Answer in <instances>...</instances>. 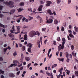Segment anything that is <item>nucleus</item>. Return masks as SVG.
Masks as SVG:
<instances>
[{
    "label": "nucleus",
    "mask_w": 78,
    "mask_h": 78,
    "mask_svg": "<svg viewBox=\"0 0 78 78\" xmlns=\"http://www.w3.org/2000/svg\"><path fill=\"white\" fill-rule=\"evenodd\" d=\"M66 58H69L68 57V56H69V53H68V52H66Z\"/></svg>",
    "instance_id": "c756f323"
},
{
    "label": "nucleus",
    "mask_w": 78,
    "mask_h": 78,
    "mask_svg": "<svg viewBox=\"0 0 78 78\" xmlns=\"http://www.w3.org/2000/svg\"><path fill=\"white\" fill-rule=\"evenodd\" d=\"M76 32H78V27L75 26L74 27Z\"/></svg>",
    "instance_id": "2eb2a0df"
},
{
    "label": "nucleus",
    "mask_w": 78,
    "mask_h": 78,
    "mask_svg": "<svg viewBox=\"0 0 78 78\" xmlns=\"http://www.w3.org/2000/svg\"><path fill=\"white\" fill-rule=\"evenodd\" d=\"M16 27H17V32H15V34H17L19 33H20V28H21V27H22V26H16Z\"/></svg>",
    "instance_id": "20e7f679"
},
{
    "label": "nucleus",
    "mask_w": 78,
    "mask_h": 78,
    "mask_svg": "<svg viewBox=\"0 0 78 78\" xmlns=\"http://www.w3.org/2000/svg\"><path fill=\"white\" fill-rule=\"evenodd\" d=\"M25 59L26 61H30V58L28 57H26L25 58Z\"/></svg>",
    "instance_id": "a878e982"
},
{
    "label": "nucleus",
    "mask_w": 78,
    "mask_h": 78,
    "mask_svg": "<svg viewBox=\"0 0 78 78\" xmlns=\"http://www.w3.org/2000/svg\"><path fill=\"white\" fill-rule=\"evenodd\" d=\"M61 31H64V28L63 26H62V27Z\"/></svg>",
    "instance_id": "72a5a7b5"
},
{
    "label": "nucleus",
    "mask_w": 78,
    "mask_h": 78,
    "mask_svg": "<svg viewBox=\"0 0 78 78\" xmlns=\"http://www.w3.org/2000/svg\"><path fill=\"white\" fill-rule=\"evenodd\" d=\"M54 45H56V41H54Z\"/></svg>",
    "instance_id": "0e129e2a"
},
{
    "label": "nucleus",
    "mask_w": 78,
    "mask_h": 78,
    "mask_svg": "<svg viewBox=\"0 0 78 78\" xmlns=\"http://www.w3.org/2000/svg\"><path fill=\"white\" fill-rule=\"evenodd\" d=\"M31 63H29L27 65V67H28V68H29V67H30V66H31Z\"/></svg>",
    "instance_id": "de8ad7c7"
},
{
    "label": "nucleus",
    "mask_w": 78,
    "mask_h": 78,
    "mask_svg": "<svg viewBox=\"0 0 78 78\" xmlns=\"http://www.w3.org/2000/svg\"><path fill=\"white\" fill-rule=\"evenodd\" d=\"M26 20V18L24 17L22 19V22H24V21L25 20Z\"/></svg>",
    "instance_id": "c85d7f7f"
},
{
    "label": "nucleus",
    "mask_w": 78,
    "mask_h": 78,
    "mask_svg": "<svg viewBox=\"0 0 78 78\" xmlns=\"http://www.w3.org/2000/svg\"><path fill=\"white\" fill-rule=\"evenodd\" d=\"M20 71H19L17 72V73H16L17 75H19V74H20Z\"/></svg>",
    "instance_id": "8fccbe9b"
},
{
    "label": "nucleus",
    "mask_w": 78,
    "mask_h": 78,
    "mask_svg": "<svg viewBox=\"0 0 78 78\" xmlns=\"http://www.w3.org/2000/svg\"><path fill=\"white\" fill-rule=\"evenodd\" d=\"M71 49L72 50H73L74 49V46L73 45H72L71 46Z\"/></svg>",
    "instance_id": "e433bc0d"
},
{
    "label": "nucleus",
    "mask_w": 78,
    "mask_h": 78,
    "mask_svg": "<svg viewBox=\"0 0 78 78\" xmlns=\"http://www.w3.org/2000/svg\"><path fill=\"white\" fill-rule=\"evenodd\" d=\"M69 61H70V59L68 58H67L66 60V62H69Z\"/></svg>",
    "instance_id": "3c124183"
},
{
    "label": "nucleus",
    "mask_w": 78,
    "mask_h": 78,
    "mask_svg": "<svg viewBox=\"0 0 78 78\" xmlns=\"http://www.w3.org/2000/svg\"><path fill=\"white\" fill-rule=\"evenodd\" d=\"M72 55L73 56H75V57H76V53H74V52H72Z\"/></svg>",
    "instance_id": "b1692460"
},
{
    "label": "nucleus",
    "mask_w": 78,
    "mask_h": 78,
    "mask_svg": "<svg viewBox=\"0 0 78 78\" xmlns=\"http://www.w3.org/2000/svg\"><path fill=\"white\" fill-rule=\"evenodd\" d=\"M46 73L47 75H48V76H51V74H50V73H48V72H46Z\"/></svg>",
    "instance_id": "473e14b6"
},
{
    "label": "nucleus",
    "mask_w": 78,
    "mask_h": 78,
    "mask_svg": "<svg viewBox=\"0 0 78 78\" xmlns=\"http://www.w3.org/2000/svg\"><path fill=\"white\" fill-rule=\"evenodd\" d=\"M0 61H3V58L2 57H0ZM0 64H1V63L0 62Z\"/></svg>",
    "instance_id": "37998d69"
},
{
    "label": "nucleus",
    "mask_w": 78,
    "mask_h": 78,
    "mask_svg": "<svg viewBox=\"0 0 78 78\" xmlns=\"http://www.w3.org/2000/svg\"><path fill=\"white\" fill-rule=\"evenodd\" d=\"M8 35L9 37H14L13 35H12L11 34H9Z\"/></svg>",
    "instance_id": "412c9836"
},
{
    "label": "nucleus",
    "mask_w": 78,
    "mask_h": 78,
    "mask_svg": "<svg viewBox=\"0 0 78 78\" xmlns=\"http://www.w3.org/2000/svg\"><path fill=\"white\" fill-rule=\"evenodd\" d=\"M62 52H60V57H61V56H62Z\"/></svg>",
    "instance_id": "e2e57ef3"
},
{
    "label": "nucleus",
    "mask_w": 78,
    "mask_h": 78,
    "mask_svg": "<svg viewBox=\"0 0 78 78\" xmlns=\"http://www.w3.org/2000/svg\"><path fill=\"white\" fill-rule=\"evenodd\" d=\"M57 66V64H54V65H52V69H53L54 67H55Z\"/></svg>",
    "instance_id": "393cba45"
},
{
    "label": "nucleus",
    "mask_w": 78,
    "mask_h": 78,
    "mask_svg": "<svg viewBox=\"0 0 78 78\" xmlns=\"http://www.w3.org/2000/svg\"><path fill=\"white\" fill-rule=\"evenodd\" d=\"M67 37H68V39L69 41H70V40H71V38H70V37H69V36H68Z\"/></svg>",
    "instance_id": "5fc2aeb1"
},
{
    "label": "nucleus",
    "mask_w": 78,
    "mask_h": 78,
    "mask_svg": "<svg viewBox=\"0 0 78 78\" xmlns=\"http://www.w3.org/2000/svg\"><path fill=\"white\" fill-rule=\"evenodd\" d=\"M0 27H2L3 28H4L5 27V25L2 24L1 23H0Z\"/></svg>",
    "instance_id": "c9c22d12"
},
{
    "label": "nucleus",
    "mask_w": 78,
    "mask_h": 78,
    "mask_svg": "<svg viewBox=\"0 0 78 78\" xmlns=\"http://www.w3.org/2000/svg\"><path fill=\"white\" fill-rule=\"evenodd\" d=\"M47 30V29L45 28H43L42 29V31H45V30Z\"/></svg>",
    "instance_id": "58836bf2"
},
{
    "label": "nucleus",
    "mask_w": 78,
    "mask_h": 78,
    "mask_svg": "<svg viewBox=\"0 0 78 78\" xmlns=\"http://www.w3.org/2000/svg\"><path fill=\"white\" fill-rule=\"evenodd\" d=\"M40 23H42V22L43 21V20H42V19L41 18H40Z\"/></svg>",
    "instance_id": "864d4df0"
},
{
    "label": "nucleus",
    "mask_w": 78,
    "mask_h": 78,
    "mask_svg": "<svg viewBox=\"0 0 78 78\" xmlns=\"http://www.w3.org/2000/svg\"><path fill=\"white\" fill-rule=\"evenodd\" d=\"M66 73H70V71L69 70H68L67 69H66Z\"/></svg>",
    "instance_id": "680f3d73"
},
{
    "label": "nucleus",
    "mask_w": 78,
    "mask_h": 78,
    "mask_svg": "<svg viewBox=\"0 0 78 78\" xmlns=\"http://www.w3.org/2000/svg\"><path fill=\"white\" fill-rule=\"evenodd\" d=\"M56 2L57 4H59L61 3V0H57Z\"/></svg>",
    "instance_id": "cd10ccee"
},
{
    "label": "nucleus",
    "mask_w": 78,
    "mask_h": 78,
    "mask_svg": "<svg viewBox=\"0 0 78 78\" xmlns=\"http://www.w3.org/2000/svg\"><path fill=\"white\" fill-rule=\"evenodd\" d=\"M72 26L71 25H69V28L70 30H72Z\"/></svg>",
    "instance_id": "a18cd8bd"
},
{
    "label": "nucleus",
    "mask_w": 78,
    "mask_h": 78,
    "mask_svg": "<svg viewBox=\"0 0 78 78\" xmlns=\"http://www.w3.org/2000/svg\"><path fill=\"white\" fill-rule=\"evenodd\" d=\"M69 36L70 37H72L73 38L74 37V36L73 35H72V34H69Z\"/></svg>",
    "instance_id": "a211bd4d"
},
{
    "label": "nucleus",
    "mask_w": 78,
    "mask_h": 78,
    "mask_svg": "<svg viewBox=\"0 0 78 78\" xmlns=\"http://www.w3.org/2000/svg\"><path fill=\"white\" fill-rule=\"evenodd\" d=\"M51 78H54L53 77V74H52V73H51Z\"/></svg>",
    "instance_id": "09e8293b"
},
{
    "label": "nucleus",
    "mask_w": 78,
    "mask_h": 78,
    "mask_svg": "<svg viewBox=\"0 0 78 78\" xmlns=\"http://www.w3.org/2000/svg\"><path fill=\"white\" fill-rule=\"evenodd\" d=\"M23 39L25 40V41H27L28 39V38H27V34H25L24 36V38Z\"/></svg>",
    "instance_id": "f8f14e48"
},
{
    "label": "nucleus",
    "mask_w": 78,
    "mask_h": 78,
    "mask_svg": "<svg viewBox=\"0 0 78 78\" xmlns=\"http://www.w3.org/2000/svg\"><path fill=\"white\" fill-rule=\"evenodd\" d=\"M54 22V24H55V25H57V24H58V20H55Z\"/></svg>",
    "instance_id": "4468645a"
},
{
    "label": "nucleus",
    "mask_w": 78,
    "mask_h": 78,
    "mask_svg": "<svg viewBox=\"0 0 78 78\" xmlns=\"http://www.w3.org/2000/svg\"><path fill=\"white\" fill-rule=\"evenodd\" d=\"M46 6H50V5L52 3V2L51 1H48L46 2Z\"/></svg>",
    "instance_id": "39448f33"
},
{
    "label": "nucleus",
    "mask_w": 78,
    "mask_h": 78,
    "mask_svg": "<svg viewBox=\"0 0 78 78\" xmlns=\"http://www.w3.org/2000/svg\"><path fill=\"white\" fill-rule=\"evenodd\" d=\"M57 40L58 41H61V38H60V37H57Z\"/></svg>",
    "instance_id": "4c0bfd02"
},
{
    "label": "nucleus",
    "mask_w": 78,
    "mask_h": 78,
    "mask_svg": "<svg viewBox=\"0 0 78 78\" xmlns=\"http://www.w3.org/2000/svg\"><path fill=\"white\" fill-rule=\"evenodd\" d=\"M4 51L5 52L7 50V48H5L4 49Z\"/></svg>",
    "instance_id": "4d7b16f0"
},
{
    "label": "nucleus",
    "mask_w": 78,
    "mask_h": 78,
    "mask_svg": "<svg viewBox=\"0 0 78 78\" xmlns=\"http://www.w3.org/2000/svg\"><path fill=\"white\" fill-rule=\"evenodd\" d=\"M22 17H20L19 18H18L16 19V21L18 23H19L20 22V20H22Z\"/></svg>",
    "instance_id": "1a4fd4ad"
},
{
    "label": "nucleus",
    "mask_w": 78,
    "mask_h": 78,
    "mask_svg": "<svg viewBox=\"0 0 78 78\" xmlns=\"http://www.w3.org/2000/svg\"><path fill=\"white\" fill-rule=\"evenodd\" d=\"M9 75L11 78H13L15 76L14 74L11 73H9Z\"/></svg>",
    "instance_id": "0eeeda50"
},
{
    "label": "nucleus",
    "mask_w": 78,
    "mask_h": 78,
    "mask_svg": "<svg viewBox=\"0 0 78 78\" xmlns=\"http://www.w3.org/2000/svg\"><path fill=\"white\" fill-rule=\"evenodd\" d=\"M68 3L69 4H70V3H71V0H69L68 1Z\"/></svg>",
    "instance_id": "bf43d9fd"
},
{
    "label": "nucleus",
    "mask_w": 78,
    "mask_h": 78,
    "mask_svg": "<svg viewBox=\"0 0 78 78\" xmlns=\"http://www.w3.org/2000/svg\"><path fill=\"white\" fill-rule=\"evenodd\" d=\"M53 22V19L50 18L48 20H47V22H46V23H51Z\"/></svg>",
    "instance_id": "423d86ee"
},
{
    "label": "nucleus",
    "mask_w": 78,
    "mask_h": 78,
    "mask_svg": "<svg viewBox=\"0 0 78 78\" xmlns=\"http://www.w3.org/2000/svg\"><path fill=\"white\" fill-rule=\"evenodd\" d=\"M36 35H37L38 36H40V33L39 32H37V34H36Z\"/></svg>",
    "instance_id": "13d9d810"
},
{
    "label": "nucleus",
    "mask_w": 78,
    "mask_h": 78,
    "mask_svg": "<svg viewBox=\"0 0 78 78\" xmlns=\"http://www.w3.org/2000/svg\"><path fill=\"white\" fill-rule=\"evenodd\" d=\"M5 73V72L4 71H2V70L0 69V74H3Z\"/></svg>",
    "instance_id": "4be33fe9"
},
{
    "label": "nucleus",
    "mask_w": 78,
    "mask_h": 78,
    "mask_svg": "<svg viewBox=\"0 0 78 78\" xmlns=\"http://www.w3.org/2000/svg\"><path fill=\"white\" fill-rule=\"evenodd\" d=\"M17 11H18V12H21L23 9H17Z\"/></svg>",
    "instance_id": "bb28decb"
},
{
    "label": "nucleus",
    "mask_w": 78,
    "mask_h": 78,
    "mask_svg": "<svg viewBox=\"0 0 78 78\" xmlns=\"http://www.w3.org/2000/svg\"><path fill=\"white\" fill-rule=\"evenodd\" d=\"M47 41H48V40L47 39L45 40L44 41V44H46V42H47Z\"/></svg>",
    "instance_id": "69168bd1"
},
{
    "label": "nucleus",
    "mask_w": 78,
    "mask_h": 78,
    "mask_svg": "<svg viewBox=\"0 0 78 78\" xmlns=\"http://www.w3.org/2000/svg\"><path fill=\"white\" fill-rule=\"evenodd\" d=\"M62 41H63V42H66V39H65V38H62Z\"/></svg>",
    "instance_id": "79ce46f5"
},
{
    "label": "nucleus",
    "mask_w": 78,
    "mask_h": 78,
    "mask_svg": "<svg viewBox=\"0 0 78 78\" xmlns=\"http://www.w3.org/2000/svg\"><path fill=\"white\" fill-rule=\"evenodd\" d=\"M47 12L49 15H53V13L51 12V10L50 9H48L47 10Z\"/></svg>",
    "instance_id": "6e6552de"
},
{
    "label": "nucleus",
    "mask_w": 78,
    "mask_h": 78,
    "mask_svg": "<svg viewBox=\"0 0 78 78\" xmlns=\"http://www.w3.org/2000/svg\"><path fill=\"white\" fill-rule=\"evenodd\" d=\"M13 55V56L15 57L16 56V55H17V53H16V51H15L14 52Z\"/></svg>",
    "instance_id": "5701e85b"
},
{
    "label": "nucleus",
    "mask_w": 78,
    "mask_h": 78,
    "mask_svg": "<svg viewBox=\"0 0 78 78\" xmlns=\"http://www.w3.org/2000/svg\"><path fill=\"white\" fill-rule=\"evenodd\" d=\"M24 5L25 4L24 3V2H21L20 4V6H24Z\"/></svg>",
    "instance_id": "dca6fc26"
},
{
    "label": "nucleus",
    "mask_w": 78,
    "mask_h": 78,
    "mask_svg": "<svg viewBox=\"0 0 78 78\" xmlns=\"http://www.w3.org/2000/svg\"><path fill=\"white\" fill-rule=\"evenodd\" d=\"M28 9L29 11H30L31 12H32V9L31 8H30L29 9L28 8Z\"/></svg>",
    "instance_id": "c03bdc74"
},
{
    "label": "nucleus",
    "mask_w": 78,
    "mask_h": 78,
    "mask_svg": "<svg viewBox=\"0 0 78 78\" xmlns=\"http://www.w3.org/2000/svg\"><path fill=\"white\" fill-rule=\"evenodd\" d=\"M61 74H59L58 76H57L56 75V76H57V78H59L60 77H61Z\"/></svg>",
    "instance_id": "6e6d98bb"
},
{
    "label": "nucleus",
    "mask_w": 78,
    "mask_h": 78,
    "mask_svg": "<svg viewBox=\"0 0 78 78\" xmlns=\"http://www.w3.org/2000/svg\"><path fill=\"white\" fill-rule=\"evenodd\" d=\"M10 11L12 14H14L15 11H16V9H12Z\"/></svg>",
    "instance_id": "f3484780"
},
{
    "label": "nucleus",
    "mask_w": 78,
    "mask_h": 78,
    "mask_svg": "<svg viewBox=\"0 0 78 78\" xmlns=\"http://www.w3.org/2000/svg\"><path fill=\"white\" fill-rule=\"evenodd\" d=\"M58 59L60 61H62V62H64V58H58Z\"/></svg>",
    "instance_id": "aec40b11"
},
{
    "label": "nucleus",
    "mask_w": 78,
    "mask_h": 78,
    "mask_svg": "<svg viewBox=\"0 0 78 78\" xmlns=\"http://www.w3.org/2000/svg\"><path fill=\"white\" fill-rule=\"evenodd\" d=\"M32 45H33L32 44H31L30 43H29L27 45V47H28L29 46V48H31V47H32Z\"/></svg>",
    "instance_id": "9b49d317"
},
{
    "label": "nucleus",
    "mask_w": 78,
    "mask_h": 78,
    "mask_svg": "<svg viewBox=\"0 0 78 78\" xmlns=\"http://www.w3.org/2000/svg\"><path fill=\"white\" fill-rule=\"evenodd\" d=\"M14 66V64H11V65H10L8 67L9 68L10 67H12Z\"/></svg>",
    "instance_id": "a19ab883"
},
{
    "label": "nucleus",
    "mask_w": 78,
    "mask_h": 78,
    "mask_svg": "<svg viewBox=\"0 0 78 78\" xmlns=\"http://www.w3.org/2000/svg\"><path fill=\"white\" fill-rule=\"evenodd\" d=\"M13 31H14V30H10V32L11 33H15V32L14 33V32H13Z\"/></svg>",
    "instance_id": "49530a36"
},
{
    "label": "nucleus",
    "mask_w": 78,
    "mask_h": 78,
    "mask_svg": "<svg viewBox=\"0 0 78 78\" xmlns=\"http://www.w3.org/2000/svg\"><path fill=\"white\" fill-rule=\"evenodd\" d=\"M5 4L7 6H9V8H14V2L11 1H9V2H5Z\"/></svg>",
    "instance_id": "f257e3e1"
},
{
    "label": "nucleus",
    "mask_w": 78,
    "mask_h": 78,
    "mask_svg": "<svg viewBox=\"0 0 78 78\" xmlns=\"http://www.w3.org/2000/svg\"><path fill=\"white\" fill-rule=\"evenodd\" d=\"M17 63V64H20L18 61L15 60L13 61V64H14L15 66H16V64H14V63Z\"/></svg>",
    "instance_id": "ddd939ff"
},
{
    "label": "nucleus",
    "mask_w": 78,
    "mask_h": 78,
    "mask_svg": "<svg viewBox=\"0 0 78 78\" xmlns=\"http://www.w3.org/2000/svg\"><path fill=\"white\" fill-rule=\"evenodd\" d=\"M43 7V5H41L38 8V11H42V9Z\"/></svg>",
    "instance_id": "9d476101"
},
{
    "label": "nucleus",
    "mask_w": 78,
    "mask_h": 78,
    "mask_svg": "<svg viewBox=\"0 0 78 78\" xmlns=\"http://www.w3.org/2000/svg\"><path fill=\"white\" fill-rule=\"evenodd\" d=\"M3 8V6L2 5H0V11H2Z\"/></svg>",
    "instance_id": "7c9ffc66"
},
{
    "label": "nucleus",
    "mask_w": 78,
    "mask_h": 78,
    "mask_svg": "<svg viewBox=\"0 0 78 78\" xmlns=\"http://www.w3.org/2000/svg\"><path fill=\"white\" fill-rule=\"evenodd\" d=\"M75 73L76 76H78V71H76L75 72Z\"/></svg>",
    "instance_id": "2f4dec72"
},
{
    "label": "nucleus",
    "mask_w": 78,
    "mask_h": 78,
    "mask_svg": "<svg viewBox=\"0 0 78 78\" xmlns=\"http://www.w3.org/2000/svg\"><path fill=\"white\" fill-rule=\"evenodd\" d=\"M31 48H29L27 49V51H28V52H29V53H31Z\"/></svg>",
    "instance_id": "6ab92c4d"
},
{
    "label": "nucleus",
    "mask_w": 78,
    "mask_h": 78,
    "mask_svg": "<svg viewBox=\"0 0 78 78\" xmlns=\"http://www.w3.org/2000/svg\"><path fill=\"white\" fill-rule=\"evenodd\" d=\"M35 76L34 75L32 76L31 78H35Z\"/></svg>",
    "instance_id": "338daca9"
},
{
    "label": "nucleus",
    "mask_w": 78,
    "mask_h": 78,
    "mask_svg": "<svg viewBox=\"0 0 78 78\" xmlns=\"http://www.w3.org/2000/svg\"><path fill=\"white\" fill-rule=\"evenodd\" d=\"M65 43H66L65 41H63L62 42V45L61 44H60L59 45V46L58 47V51H60L61 49H62V50L64 49V44H65Z\"/></svg>",
    "instance_id": "f03ea898"
},
{
    "label": "nucleus",
    "mask_w": 78,
    "mask_h": 78,
    "mask_svg": "<svg viewBox=\"0 0 78 78\" xmlns=\"http://www.w3.org/2000/svg\"><path fill=\"white\" fill-rule=\"evenodd\" d=\"M22 50H23V51H24L25 50V46H23L22 48Z\"/></svg>",
    "instance_id": "f704fd0d"
},
{
    "label": "nucleus",
    "mask_w": 78,
    "mask_h": 78,
    "mask_svg": "<svg viewBox=\"0 0 78 78\" xmlns=\"http://www.w3.org/2000/svg\"><path fill=\"white\" fill-rule=\"evenodd\" d=\"M37 45L39 44H40V41L39 40L37 41Z\"/></svg>",
    "instance_id": "052dcab7"
},
{
    "label": "nucleus",
    "mask_w": 78,
    "mask_h": 78,
    "mask_svg": "<svg viewBox=\"0 0 78 78\" xmlns=\"http://www.w3.org/2000/svg\"><path fill=\"white\" fill-rule=\"evenodd\" d=\"M1 78H5V77L3 75H2L1 76Z\"/></svg>",
    "instance_id": "774afa93"
},
{
    "label": "nucleus",
    "mask_w": 78,
    "mask_h": 78,
    "mask_svg": "<svg viewBox=\"0 0 78 78\" xmlns=\"http://www.w3.org/2000/svg\"><path fill=\"white\" fill-rule=\"evenodd\" d=\"M73 34H74V35H75V34H76V33L74 31H73Z\"/></svg>",
    "instance_id": "603ef678"
},
{
    "label": "nucleus",
    "mask_w": 78,
    "mask_h": 78,
    "mask_svg": "<svg viewBox=\"0 0 78 78\" xmlns=\"http://www.w3.org/2000/svg\"><path fill=\"white\" fill-rule=\"evenodd\" d=\"M29 35L30 37H33L35 35H36V32L34 30L31 31L29 33Z\"/></svg>",
    "instance_id": "7ed1b4c3"
},
{
    "label": "nucleus",
    "mask_w": 78,
    "mask_h": 78,
    "mask_svg": "<svg viewBox=\"0 0 78 78\" xmlns=\"http://www.w3.org/2000/svg\"><path fill=\"white\" fill-rule=\"evenodd\" d=\"M29 17V18H30V19H29V20H32V19H33V17H31V16H28Z\"/></svg>",
    "instance_id": "ea45409f"
}]
</instances>
